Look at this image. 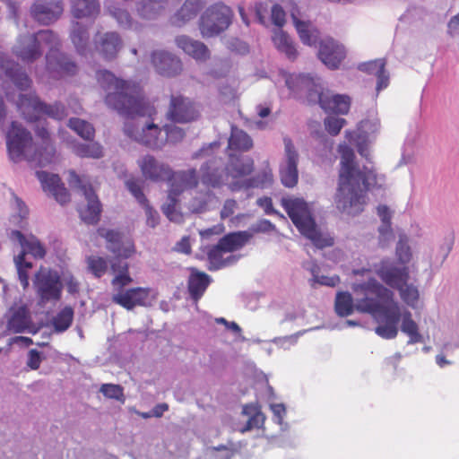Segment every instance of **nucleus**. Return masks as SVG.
<instances>
[{"label":"nucleus","instance_id":"51","mask_svg":"<svg viewBox=\"0 0 459 459\" xmlns=\"http://www.w3.org/2000/svg\"><path fill=\"white\" fill-rule=\"evenodd\" d=\"M223 253L224 247L221 246V243H218L212 247H211L207 252V258L211 264L210 269H220L225 265V262L223 260Z\"/></svg>","mask_w":459,"mask_h":459},{"label":"nucleus","instance_id":"48","mask_svg":"<svg viewBox=\"0 0 459 459\" xmlns=\"http://www.w3.org/2000/svg\"><path fill=\"white\" fill-rule=\"evenodd\" d=\"M396 290H399L401 299L404 303L411 307H416L420 298V293L416 286L408 284L407 281L406 283H403Z\"/></svg>","mask_w":459,"mask_h":459},{"label":"nucleus","instance_id":"62","mask_svg":"<svg viewBox=\"0 0 459 459\" xmlns=\"http://www.w3.org/2000/svg\"><path fill=\"white\" fill-rule=\"evenodd\" d=\"M237 207H238V204H237L236 200H234V199L225 200L223 206L220 212L221 219L225 220L227 218L231 217L234 214Z\"/></svg>","mask_w":459,"mask_h":459},{"label":"nucleus","instance_id":"22","mask_svg":"<svg viewBox=\"0 0 459 459\" xmlns=\"http://www.w3.org/2000/svg\"><path fill=\"white\" fill-rule=\"evenodd\" d=\"M36 175L41 183L43 190L52 195L59 204H65L70 202V193L62 183L58 175L49 174L46 171H37Z\"/></svg>","mask_w":459,"mask_h":459},{"label":"nucleus","instance_id":"2","mask_svg":"<svg viewBox=\"0 0 459 459\" xmlns=\"http://www.w3.org/2000/svg\"><path fill=\"white\" fill-rule=\"evenodd\" d=\"M357 296L355 308L359 312L379 313L380 324L375 332L384 339H394L398 333V324L401 320V310L394 300V293L389 289L371 278L366 282L355 284L352 288Z\"/></svg>","mask_w":459,"mask_h":459},{"label":"nucleus","instance_id":"26","mask_svg":"<svg viewBox=\"0 0 459 459\" xmlns=\"http://www.w3.org/2000/svg\"><path fill=\"white\" fill-rule=\"evenodd\" d=\"M37 135L40 138L41 143L40 144H34L33 152H35V159L30 160V161H37L39 166H46L53 160L56 148L46 128H39L37 130Z\"/></svg>","mask_w":459,"mask_h":459},{"label":"nucleus","instance_id":"4","mask_svg":"<svg viewBox=\"0 0 459 459\" xmlns=\"http://www.w3.org/2000/svg\"><path fill=\"white\" fill-rule=\"evenodd\" d=\"M286 85L293 93L305 92L307 103H318L325 112L345 115L350 110L351 99L348 95L324 90L310 75L290 74L286 78Z\"/></svg>","mask_w":459,"mask_h":459},{"label":"nucleus","instance_id":"18","mask_svg":"<svg viewBox=\"0 0 459 459\" xmlns=\"http://www.w3.org/2000/svg\"><path fill=\"white\" fill-rule=\"evenodd\" d=\"M318 58L330 69L340 66L346 56L345 48L333 38H325L319 41Z\"/></svg>","mask_w":459,"mask_h":459},{"label":"nucleus","instance_id":"39","mask_svg":"<svg viewBox=\"0 0 459 459\" xmlns=\"http://www.w3.org/2000/svg\"><path fill=\"white\" fill-rule=\"evenodd\" d=\"M89 39L88 27L79 22H74L72 25L71 40L79 54H85L89 45Z\"/></svg>","mask_w":459,"mask_h":459},{"label":"nucleus","instance_id":"17","mask_svg":"<svg viewBox=\"0 0 459 459\" xmlns=\"http://www.w3.org/2000/svg\"><path fill=\"white\" fill-rule=\"evenodd\" d=\"M151 63L156 73L165 77H175L183 70L180 58L165 50L153 51L151 55Z\"/></svg>","mask_w":459,"mask_h":459},{"label":"nucleus","instance_id":"35","mask_svg":"<svg viewBox=\"0 0 459 459\" xmlns=\"http://www.w3.org/2000/svg\"><path fill=\"white\" fill-rule=\"evenodd\" d=\"M253 147L251 137L243 130L232 127L230 136L228 141L229 152H247Z\"/></svg>","mask_w":459,"mask_h":459},{"label":"nucleus","instance_id":"20","mask_svg":"<svg viewBox=\"0 0 459 459\" xmlns=\"http://www.w3.org/2000/svg\"><path fill=\"white\" fill-rule=\"evenodd\" d=\"M376 273L389 287L397 289L409 281L410 273L407 266L397 267L389 260H382L376 265Z\"/></svg>","mask_w":459,"mask_h":459},{"label":"nucleus","instance_id":"34","mask_svg":"<svg viewBox=\"0 0 459 459\" xmlns=\"http://www.w3.org/2000/svg\"><path fill=\"white\" fill-rule=\"evenodd\" d=\"M291 18L301 42L310 47L315 46L320 36L319 30L310 22L300 21L293 13Z\"/></svg>","mask_w":459,"mask_h":459},{"label":"nucleus","instance_id":"33","mask_svg":"<svg viewBox=\"0 0 459 459\" xmlns=\"http://www.w3.org/2000/svg\"><path fill=\"white\" fill-rule=\"evenodd\" d=\"M100 11L98 0H72L71 12L76 19H95Z\"/></svg>","mask_w":459,"mask_h":459},{"label":"nucleus","instance_id":"7","mask_svg":"<svg viewBox=\"0 0 459 459\" xmlns=\"http://www.w3.org/2000/svg\"><path fill=\"white\" fill-rule=\"evenodd\" d=\"M34 144L30 132L20 123L13 121L6 133V148L10 160L19 162L35 159Z\"/></svg>","mask_w":459,"mask_h":459},{"label":"nucleus","instance_id":"42","mask_svg":"<svg viewBox=\"0 0 459 459\" xmlns=\"http://www.w3.org/2000/svg\"><path fill=\"white\" fill-rule=\"evenodd\" d=\"M402 326L401 330L409 336V344L418 343L422 341V336L419 333L418 325L414 322L411 317L410 311H404L401 313Z\"/></svg>","mask_w":459,"mask_h":459},{"label":"nucleus","instance_id":"55","mask_svg":"<svg viewBox=\"0 0 459 459\" xmlns=\"http://www.w3.org/2000/svg\"><path fill=\"white\" fill-rule=\"evenodd\" d=\"M108 12L112 17H114L118 24L123 27H131L132 19L129 13L120 7L110 5L108 6Z\"/></svg>","mask_w":459,"mask_h":459},{"label":"nucleus","instance_id":"23","mask_svg":"<svg viewBox=\"0 0 459 459\" xmlns=\"http://www.w3.org/2000/svg\"><path fill=\"white\" fill-rule=\"evenodd\" d=\"M200 173L201 183L207 188H220L225 185L227 177L215 158L202 164Z\"/></svg>","mask_w":459,"mask_h":459},{"label":"nucleus","instance_id":"27","mask_svg":"<svg viewBox=\"0 0 459 459\" xmlns=\"http://www.w3.org/2000/svg\"><path fill=\"white\" fill-rule=\"evenodd\" d=\"M171 182V193L178 195L184 190L195 189L201 182L195 169L174 172Z\"/></svg>","mask_w":459,"mask_h":459},{"label":"nucleus","instance_id":"13","mask_svg":"<svg viewBox=\"0 0 459 459\" xmlns=\"http://www.w3.org/2000/svg\"><path fill=\"white\" fill-rule=\"evenodd\" d=\"M97 232L106 240V247L114 255V260L123 261V259H128L135 253L134 242L131 239L125 238L120 231L99 228Z\"/></svg>","mask_w":459,"mask_h":459},{"label":"nucleus","instance_id":"53","mask_svg":"<svg viewBox=\"0 0 459 459\" xmlns=\"http://www.w3.org/2000/svg\"><path fill=\"white\" fill-rule=\"evenodd\" d=\"M100 391L107 398L115 399L122 403L125 402L124 389L119 385L103 384L100 386Z\"/></svg>","mask_w":459,"mask_h":459},{"label":"nucleus","instance_id":"25","mask_svg":"<svg viewBox=\"0 0 459 459\" xmlns=\"http://www.w3.org/2000/svg\"><path fill=\"white\" fill-rule=\"evenodd\" d=\"M0 67L19 90L25 91L30 87V78L18 63L0 55Z\"/></svg>","mask_w":459,"mask_h":459},{"label":"nucleus","instance_id":"28","mask_svg":"<svg viewBox=\"0 0 459 459\" xmlns=\"http://www.w3.org/2000/svg\"><path fill=\"white\" fill-rule=\"evenodd\" d=\"M177 46L186 54L197 61H206L210 57V51L205 44L195 40L188 36H178L175 39Z\"/></svg>","mask_w":459,"mask_h":459},{"label":"nucleus","instance_id":"11","mask_svg":"<svg viewBox=\"0 0 459 459\" xmlns=\"http://www.w3.org/2000/svg\"><path fill=\"white\" fill-rule=\"evenodd\" d=\"M34 286L42 304L61 299L63 285L56 272L41 267L35 275Z\"/></svg>","mask_w":459,"mask_h":459},{"label":"nucleus","instance_id":"47","mask_svg":"<svg viewBox=\"0 0 459 459\" xmlns=\"http://www.w3.org/2000/svg\"><path fill=\"white\" fill-rule=\"evenodd\" d=\"M68 126L84 140L91 141L95 135V129L89 122L80 118H70Z\"/></svg>","mask_w":459,"mask_h":459},{"label":"nucleus","instance_id":"24","mask_svg":"<svg viewBox=\"0 0 459 459\" xmlns=\"http://www.w3.org/2000/svg\"><path fill=\"white\" fill-rule=\"evenodd\" d=\"M150 289L136 287L130 288L112 297V301L122 307L131 310L137 306H143L149 297Z\"/></svg>","mask_w":459,"mask_h":459},{"label":"nucleus","instance_id":"61","mask_svg":"<svg viewBox=\"0 0 459 459\" xmlns=\"http://www.w3.org/2000/svg\"><path fill=\"white\" fill-rule=\"evenodd\" d=\"M396 255H397L398 260L403 264H406L411 260V248L403 240H400L397 243V246H396Z\"/></svg>","mask_w":459,"mask_h":459},{"label":"nucleus","instance_id":"54","mask_svg":"<svg viewBox=\"0 0 459 459\" xmlns=\"http://www.w3.org/2000/svg\"><path fill=\"white\" fill-rule=\"evenodd\" d=\"M377 214L382 221V226L379 228V232L381 235L392 234L391 228V212L389 208L385 204H380L377 206Z\"/></svg>","mask_w":459,"mask_h":459},{"label":"nucleus","instance_id":"37","mask_svg":"<svg viewBox=\"0 0 459 459\" xmlns=\"http://www.w3.org/2000/svg\"><path fill=\"white\" fill-rule=\"evenodd\" d=\"M14 53L17 57L22 61L31 63L41 56L42 52L39 49V40L36 36H30L28 38V44L20 43L16 47Z\"/></svg>","mask_w":459,"mask_h":459},{"label":"nucleus","instance_id":"15","mask_svg":"<svg viewBox=\"0 0 459 459\" xmlns=\"http://www.w3.org/2000/svg\"><path fill=\"white\" fill-rule=\"evenodd\" d=\"M138 166L145 179L153 182L171 181L174 171L169 165L159 161L154 156L147 154L138 160Z\"/></svg>","mask_w":459,"mask_h":459},{"label":"nucleus","instance_id":"9","mask_svg":"<svg viewBox=\"0 0 459 459\" xmlns=\"http://www.w3.org/2000/svg\"><path fill=\"white\" fill-rule=\"evenodd\" d=\"M233 17L232 10L222 3L208 7L201 15L199 30L204 38L219 35L228 29Z\"/></svg>","mask_w":459,"mask_h":459},{"label":"nucleus","instance_id":"8","mask_svg":"<svg viewBox=\"0 0 459 459\" xmlns=\"http://www.w3.org/2000/svg\"><path fill=\"white\" fill-rule=\"evenodd\" d=\"M17 108L29 122H35L43 116L57 120L66 117L65 107L62 104L48 105L41 101L35 92L21 94L17 101Z\"/></svg>","mask_w":459,"mask_h":459},{"label":"nucleus","instance_id":"63","mask_svg":"<svg viewBox=\"0 0 459 459\" xmlns=\"http://www.w3.org/2000/svg\"><path fill=\"white\" fill-rule=\"evenodd\" d=\"M42 361V357L39 351H38L35 349H31L28 352V360H27V366L32 369L37 370L40 367V363Z\"/></svg>","mask_w":459,"mask_h":459},{"label":"nucleus","instance_id":"38","mask_svg":"<svg viewBox=\"0 0 459 459\" xmlns=\"http://www.w3.org/2000/svg\"><path fill=\"white\" fill-rule=\"evenodd\" d=\"M204 2V0H186L176 13L173 23L177 26H182L186 22L195 18Z\"/></svg>","mask_w":459,"mask_h":459},{"label":"nucleus","instance_id":"30","mask_svg":"<svg viewBox=\"0 0 459 459\" xmlns=\"http://www.w3.org/2000/svg\"><path fill=\"white\" fill-rule=\"evenodd\" d=\"M229 162L227 165L228 174L233 178H239L248 176L254 170V160L252 158H241L235 153L229 152Z\"/></svg>","mask_w":459,"mask_h":459},{"label":"nucleus","instance_id":"31","mask_svg":"<svg viewBox=\"0 0 459 459\" xmlns=\"http://www.w3.org/2000/svg\"><path fill=\"white\" fill-rule=\"evenodd\" d=\"M10 238L17 240L22 249L26 250L27 254H30L35 258H43L46 255L44 247L34 236L27 238L20 230H14L11 231Z\"/></svg>","mask_w":459,"mask_h":459},{"label":"nucleus","instance_id":"1","mask_svg":"<svg viewBox=\"0 0 459 459\" xmlns=\"http://www.w3.org/2000/svg\"><path fill=\"white\" fill-rule=\"evenodd\" d=\"M338 152L341 161L335 203L339 210L356 214L363 211L369 188L382 187L385 177L378 176L374 168L360 169L353 149L347 144H340Z\"/></svg>","mask_w":459,"mask_h":459},{"label":"nucleus","instance_id":"64","mask_svg":"<svg viewBox=\"0 0 459 459\" xmlns=\"http://www.w3.org/2000/svg\"><path fill=\"white\" fill-rule=\"evenodd\" d=\"M142 206L145 209L147 224L152 228H154L159 223V213L152 209V207L149 204V202L147 204H143Z\"/></svg>","mask_w":459,"mask_h":459},{"label":"nucleus","instance_id":"59","mask_svg":"<svg viewBox=\"0 0 459 459\" xmlns=\"http://www.w3.org/2000/svg\"><path fill=\"white\" fill-rule=\"evenodd\" d=\"M273 180L270 172H263L262 174L255 175L249 178L247 182V187H264L266 184H270Z\"/></svg>","mask_w":459,"mask_h":459},{"label":"nucleus","instance_id":"40","mask_svg":"<svg viewBox=\"0 0 459 459\" xmlns=\"http://www.w3.org/2000/svg\"><path fill=\"white\" fill-rule=\"evenodd\" d=\"M30 323L29 312L25 307H19L7 321V328L13 333L24 332Z\"/></svg>","mask_w":459,"mask_h":459},{"label":"nucleus","instance_id":"5","mask_svg":"<svg viewBox=\"0 0 459 459\" xmlns=\"http://www.w3.org/2000/svg\"><path fill=\"white\" fill-rule=\"evenodd\" d=\"M282 206L299 232L318 248L332 247L334 239L329 234L321 232L313 219L305 201L299 198L283 199Z\"/></svg>","mask_w":459,"mask_h":459},{"label":"nucleus","instance_id":"14","mask_svg":"<svg viewBox=\"0 0 459 459\" xmlns=\"http://www.w3.org/2000/svg\"><path fill=\"white\" fill-rule=\"evenodd\" d=\"M167 117L174 123H190L199 117V111L195 103L188 98L182 95H172L167 111Z\"/></svg>","mask_w":459,"mask_h":459},{"label":"nucleus","instance_id":"6","mask_svg":"<svg viewBox=\"0 0 459 459\" xmlns=\"http://www.w3.org/2000/svg\"><path fill=\"white\" fill-rule=\"evenodd\" d=\"M36 36L39 45L44 43L50 48L46 56L47 69L49 73L63 75H74L77 72V65L65 54L59 52L56 47L59 45L57 36L50 30H39Z\"/></svg>","mask_w":459,"mask_h":459},{"label":"nucleus","instance_id":"32","mask_svg":"<svg viewBox=\"0 0 459 459\" xmlns=\"http://www.w3.org/2000/svg\"><path fill=\"white\" fill-rule=\"evenodd\" d=\"M111 270L116 274L111 281V285L117 293L124 291V288L129 285L133 279L129 273V264L126 261L114 260L111 262Z\"/></svg>","mask_w":459,"mask_h":459},{"label":"nucleus","instance_id":"46","mask_svg":"<svg viewBox=\"0 0 459 459\" xmlns=\"http://www.w3.org/2000/svg\"><path fill=\"white\" fill-rule=\"evenodd\" d=\"M74 152L81 158L100 159L103 156L102 146L96 142L77 143L74 146Z\"/></svg>","mask_w":459,"mask_h":459},{"label":"nucleus","instance_id":"36","mask_svg":"<svg viewBox=\"0 0 459 459\" xmlns=\"http://www.w3.org/2000/svg\"><path fill=\"white\" fill-rule=\"evenodd\" d=\"M253 237L249 231H236L223 236L219 242L224 247V252H233L242 248Z\"/></svg>","mask_w":459,"mask_h":459},{"label":"nucleus","instance_id":"58","mask_svg":"<svg viewBox=\"0 0 459 459\" xmlns=\"http://www.w3.org/2000/svg\"><path fill=\"white\" fill-rule=\"evenodd\" d=\"M385 67L384 59H375L359 65V69L369 74H377Z\"/></svg>","mask_w":459,"mask_h":459},{"label":"nucleus","instance_id":"57","mask_svg":"<svg viewBox=\"0 0 459 459\" xmlns=\"http://www.w3.org/2000/svg\"><path fill=\"white\" fill-rule=\"evenodd\" d=\"M325 130L331 135H337L342 128L346 124V120L344 118L335 117H328L325 119Z\"/></svg>","mask_w":459,"mask_h":459},{"label":"nucleus","instance_id":"3","mask_svg":"<svg viewBox=\"0 0 459 459\" xmlns=\"http://www.w3.org/2000/svg\"><path fill=\"white\" fill-rule=\"evenodd\" d=\"M97 79L106 91V104L119 114L127 117L156 115L155 108L145 100L136 83L122 80L107 70L98 72Z\"/></svg>","mask_w":459,"mask_h":459},{"label":"nucleus","instance_id":"10","mask_svg":"<svg viewBox=\"0 0 459 459\" xmlns=\"http://www.w3.org/2000/svg\"><path fill=\"white\" fill-rule=\"evenodd\" d=\"M68 181L71 186L80 189L87 200V205L79 209L81 219L87 224H97L100 219L102 208L92 186L74 170L69 172Z\"/></svg>","mask_w":459,"mask_h":459},{"label":"nucleus","instance_id":"49","mask_svg":"<svg viewBox=\"0 0 459 459\" xmlns=\"http://www.w3.org/2000/svg\"><path fill=\"white\" fill-rule=\"evenodd\" d=\"M165 0H141L138 4V13L142 17L152 18L163 6Z\"/></svg>","mask_w":459,"mask_h":459},{"label":"nucleus","instance_id":"41","mask_svg":"<svg viewBox=\"0 0 459 459\" xmlns=\"http://www.w3.org/2000/svg\"><path fill=\"white\" fill-rule=\"evenodd\" d=\"M273 41L277 49L284 53L289 59H296L298 56V51L288 34L279 30L274 33L273 37Z\"/></svg>","mask_w":459,"mask_h":459},{"label":"nucleus","instance_id":"43","mask_svg":"<svg viewBox=\"0 0 459 459\" xmlns=\"http://www.w3.org/2000/svg\"><path fill=\"white\" fill-rule=\"evenodd\" d=\"M243 413L249 415L245 426L240 429V432L245 433L253 429H259L264 422L265 417L263 412L255 405H245L243 408Z\"/></svg>","mask_w":459,"mask_h":459},{"label":"nucleus","instance_id":"52","mask_svg":"<svg viewBox=\"0 0 459 459\" xmlns=\"http://www.w3.org/2000/svg\"><path fill=\"white\" fill-rule=\"evenodd\" d=\"M126 186L137 202L143 205L149 202L143 192V186L139 179L132 178L126 181Z\"/></svg>","mask_w":459,"mask_h":459},{"label":"nucleus","instance_id":"16","mask_svg":"<svg viewBox=\"0 0 459 459\" xmlns=\"http://www.w3.org/2000/svg\"><path fill=\"white\" fill-rule=\"evenodd\" d=\"M283 142L285 147V161L280 168V178L284 186L293 187L297 185L299 179V154L290 138L285 137Z\"/></svg>","mask_w":459,"mask_h":459},{"label":"nucleus","instance_id":"44","mask_svg":"<svg viewBox=\"0 0 459 459\" xmlns=\"http://www.w3.org/2000/svg\"><path fill=\"white\" fill-rule=\"evenodd\" d=\"M74 309L70 306L62 308L52 319V325L55 332L63 333L66 331L74 321Z\"/></svg>","mask_w":459,"mask_h":459},{"label":"nucleus","instance_id":"60","mask_svg":"<svg viewBox=\"0 0 459 459\" xmlns=\"http://www.w3.org/2000/svg\"><path fill=\"white\" fill-rule=\"evenodd\" d=\"M285 17L286 13L283 8L278 4H273L271 10V18L273 23L275 26L281 28L285 24Z\"/></svg>","mask_w":459,"mask_h":459},{"label":"nucleus","instance_id":"19","mask_svg":"<svg viewBox=\"0 0 459 459\" xmlns=\"http://www.w3.org/2000/svg\"><path fill=\"white\" fill-rule=\"evenodd\" d=\"M94 50L105 60H113L122 48L123 41L118 33L98 32L93 38Z\"/></svg>","mask_w":459,"mask_h":459},{"label":"nucleus","instance_id":"50","mask_svg":"<svg viewBox=\"0 0 459 459\" xmlns=\"http://www.w3.org/2000/svg\"><path fill=\"white\" fill-rule=\"evenodd\" d=\"M87 265L89 271L96 277H102L108 271V261L99 255H91L87 257Z\"/></svg>","mask_w":459,"mask_h":459},{"label":"nucleus","instance_id":"56","mask_svg":"<svg viewBox=\"0 0 459 459\" xmlns=\"http://www.w3.org/2000/svg\"><path fill=\"white\" fill-rule=\"evenodd\" d=\"M166 143L169 142L172 143H177L183 140L185 137V131L175 126V125H165L164 126Z\"/></svg>","mask_w":459,"mask_h":459},{"label":"nucleus","instance_id":"45","mask_svg":"<svg viewBox=\"0 0 459 459\" xmlns=\"http://www.w3.org/2000/svg\"><path fill=\"white\" fill-rule=\"evenodd\" d=\"M355 305L351 293L340 291L337 293L334 302L335 312L340 316H348L352 314Z\"/></svg>","mask_w":459,"mask_h":459},{"label":"nucleus","instance_id":"29","mask_svg":"<svg viewBox=\"0 0 459 459\" xmlns=\"http://www.w3.org/2000/svg\"><path fill=\"white\" fill-rule=\"evenodd\" d=\"M190 270L191 273L187 283L188 292L195 301H198L210 285L211 278L207 273L200 272L195 268H191Z\"/></svg>","mask_w":459,"mask_h":459},{"label":"nucleus","instance_id":"12","mask_svg":"<svg viewBox=\"0 0 459 459\" xmlns=\"http://www.w3.org/2000/svg\"><path fill=\"white\" fill-rule=\"evenodd\" d=\"M124 132L131 139L151 149H160L166 144L161 128L153 122H148L141 128L133 122H127L125 124Z\"/></svg>","mask_w":459,"mask_h":459},{"label":"nucleus","instance_id":"21","mask_svg":"<svg viewBox=\"0 0 459 459\" xmlns=\"http://www.w3.org/2000/svg\"><path fill=\"white\" fill-rule=\"evenodd\" d=\"M33 18L42 24H49L62 14L61 0H37L30 9Z\"/></svg>","mask_w":459,"mask_h":459}]
</instances>
